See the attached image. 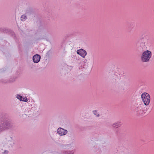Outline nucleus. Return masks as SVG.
I'll return each mask as SVG.
<instances>
[{
  "label": "nucleus",
  "mask_w": 154,
  "mask_h": 154,
  "mask_svg": "<svg viewBox=\"0 0 154 154\" xmlns=\"http://www.w3.org/2000/svg\"><path fill=\"white\" fill-rule=\"evenodd\" d=\"M10 138H11V139H12V137H10Z\"/></svg>",
  "instance_id": "21"
},
{
  "label": "nucleus",
  "mask_w": 154,
  "mask_h": 154,
  "mask_svg": "<svg viewBox=\"0 0 154 154\" xmlns=\"http://www.w3.org/2000/svg\"><path fill=\"white\" fill-rule=\"evenodd\" d=\"M142 101L144 104L147 106L149 104L150 102V97H141Z\"/></svg>",
  "instance_id": "5"
},
{
  "label": "nucleus",
  "mask_w": 154,
  "mask_h": 154,
  "mask_svg": "<svg viewBox=\"0 0 154 154\" xmlns=\"http://www.w3.org/2000/svg\"><path fill=\"white\" fill-rule=\"evenodd\" d=\"M40 58V56L36 54L33 57V60L35 63H38L39 61Z\"/></svg>",
  "instance_id": "7"
},
{
  "label": "nucleus",
  "mask_w": 154,
  "mask_h": 154,
  "mask_svg": "<svg viewBox=\"0 0 154 154\" xmlns=\"http://www.w3.org/2000/svg\"><path fill=\"white\" fill-rule=\"evenodd\" d=\"M72 133H70L69 134V135H72Z\"/></svg>",
  "instance_id": "19"
},
{
  "label": "nucleus",
  "mask_w": 154,
  "mask_h": 154,
  "mask_svg": "<svg viewBox=\"0 0 154 154\" xmlns=\"http://www.w3.org/2000/svg\"><path fill=\"white\" fill-rule=\"evenodd\" d=\"M141 96H150V95L149 94L144 92L141 94Z\"/></svg>",
  "instance_id": "15"
},
{
  "label": "nucleus",
  "mask_w": 154,
  "mask_h": 154,
  "mask_svg": "<svg viewBox=\"0 0 154 154\" xmlns=\"http://www.w3.org/2000/svg\"><path fill=\"white\" fill-rule=\"evenodd\" d=\"M121 125V124H117V123H114L112 126L114 127L115 128H118Z\"/></svg>",
  "instance_id": "12"
},
{
  "label": "nucleus",
  "mask_w": 154,
  "mask_h": 154,
  "mask_svg": "<svg viewBox=\"0 0 154 154\" xmlns=\"http://www.w3.org/2000/svg\"><path fill=\"white\" fill-rule=\"evenodd\" d=\"M17 96L20 97V96H21L19 95H18Z\"/></svg>",
  "instance_id": "20"
},
{
  "label": "nucleus",
  "mask_w": 154,
  "mask_h": 154,
  "mask_svg": "<svg viewBox=\"0 0 154 154\" xmlns=\"http://www.w3.org/2000/svg\"><path fill=\"white\" fill-rule=\"evenodd\" d=\"M13 142L11 140H8L7 143V145L9 148L13 147Z\"/></svg>",
  "instance_id": "11"
},
{
  "label": "nucleus",
  "mask_w": 154,
  "mask_h": 154,
  "mask_svg": "<svg viewBox=\"0 0 154 154\" xmlns=\"http://www.w3.org/2000/svg\"><path fill=\"white\" fill-rule=\"evenodd\" d=\"M103 146V144L100 145V144H97L93 147V150L94 151L99 152L100 150L101 149V148Z\"/></svg>",
  "instance_id": "6"
},
{
  "label": "nucleus",
  "mask_w": 154,
  "mask_h": 154,
  "mask_svg": "<svg viewBox=\"0 0 154 154\" xmlns=\"http://www.w3.org/2000/svg\"><path fill=\"white\" fill-rule=\"evenodd\" d=\"M13 127V125L9 118L5 115L2 113L0 119V133L3 131Z\"/></svg>",
  "instance_id": "1"
},
{
  "label": "nucleus",
  "mask_w": 154,
  "mask_h": 154,
  "mask_svg": "<svg viewBox=\"0 0 154 154\" xmlns=\"http://www.w3.org/2000/svg\"><path fill=\"white\" fill-rule=\"evenodd\" d=\"M17 98L19 99L20 101L25 102H27L28 99L27 97H16Z\"/></svg>",
  "instance_id": "9"
},
{
  "label": "nucleus",
  "mask_w": 154,
  "mask_h": 154,
  "mask_svg": "<svg viewBox=\"0 0 154 154\" xmlns=\"http://www.w3.org/2000/svg\"><path fill=\"white\" fill-rule=\"evenodd\" d=\"M142 104H140L137 107L135 108V110L136 112H138L142 109Z\"/></svg>",
  "instance_id": "10"
},
{
  "label": "nucleus",
  "mask_w": 154,
  "mask_h": 154,
  "mask_svg": "<svg viewBox=\"0 0 154 154\" xmlns=\"http://www.w3.org/2000/svg\"><path fill=\"white\" fill-rule=\"evenodd\" d=\"M74 152V150L71 151L63 150L62 152V154H73Z\"/></svg>",
  "instance_id": "8"
},
{
  "label": "nucleus",
  "mask_w": 154,
  "mask_h": 154,
  "mask_svg": "<svg viewBox=\"0 0 154 154\" xmlns=\"http://www.w3.org/2000/svg\"><path fill=\"white\" fill-rule=\"evenodd\" d=\"M8 153V150H5L3 152L4 154H7Z\"/></svg>",
  "instance_id": "16"
},
{
  "label": "nucleus",
  "mask_w": 154,
  "mask_h": 154,
  "mask_svg": "<svg viewBox=\"0 0 154 154\" xmlns=\"http://www.w3.org/2000/svg\"><path fill=\"white\" fill-rule=\"evenodd\" d=\"M151 56V51L146 50L143 52L140 57V59L142 62H147L149 61Z\"/></svg>",
  "instance_id": "2"
},
{
  "label": "nucleus",
  "mask_w": 154,
  "mask_h": 154,
  "mask_svg": "<svg viewBox=\"0 0 154 154\" xmlns=\"http://www.w3.org/2000/svg\"><path fill=\"white\" fill-rule=\"evenodd\" d=\"M77 53L83 58H85V57L87 54L86 51L82 49L77 50Z\"/></svg>",
  "instance_id": "4"
},
{
  "label": "nucleus",
  "mask_w": 154,
  "mask_h": 154,
  "mask_svg": "<svg viewBox=\"0 0 154 154\" xmlns=\"http://www.w3.org/2000/svg\"><path fill=\"white\" fill-rule=\"evenodd\" d=\"M57 132L60 136L66 135L68 133V131L61 128H59L57 130Z\"/></svg>",
  "instance_id": "3"
},
{
  "label": "nucleus",
  "mask_w": 154,
  "mask_h": 154,
  "mask_svg": "<svg viewBox=\"0 0 154 154\" xmlns=\"http://www.w3.org/2000/svg\"><path fill=\"white\" fill-rule=\"evenodd\" d=\"M80 130H81V131H82V129H81V128H80Z\"/></svg>",
  "instance_id": "22"
},
{
  "label": "nucleus",
  "mask_w": 154,
  "mask_h": 154,
  "mask_svg": "<svg viewBox=\"0 0 154 154\" xmlns=\"http://www.w3.org/2000/svg\"><path fill=\"white\" fill-rule=\"evenodd\" d=\"M26 18V17L24 15H22L21 17V20L22 21H24Z\"/></svg>",
  "instance_id": "14"
},
{
  "label": "nucleus",
  "mask_w": 154,
  "mask_h": 154,
  "mask_svg": "<svg viewBox=\"0 0 154 154\" xmlns=\"http://www.w3.org/2000/svg\"><path fill=\"white\" fill-rule=\"evenodd\" d=\"M15 144V143L14 142H13V143H12L13 147L14 146V145Z\"/></svg>",
  "instance_id": "18"
},
{
  "label": "nucleus",
  "mask_w": 154,
  "mask_h": 154,
  "mask_svg": "<svg viewBox=\"0 0 154 154\" xmlns=\"http://www.w3.org/2000/svg\"><path fill=\"white\" fill-rule=\"evenodd\" d=\"M144 112L143 111V110H142H142H141V111H140L139 112H138V113L139 114H143V112Z\"/></svg>",
  "instance_id": "17"
},
{
  "label": "nucleus",
  "mask_w": 154,
  "mask_h": 154,
  "mask_svg": "<svg viewBox=\"0 0 154 154\" xmlns=\"http://www.w3.org/2000/svg\"><path fill=\"white\" fill-rule=\"evenodd\" d=\"M97 110H95L93 111V112L94 115H96V117H99L100 116V115L98 113H97Z\"/></svg>",
  "instance_id": "13"
}]
</instances>
